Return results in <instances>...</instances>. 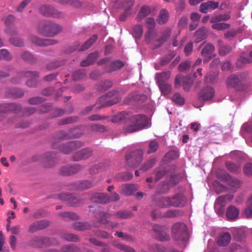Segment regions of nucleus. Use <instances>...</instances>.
I'll list each match as a JSON object with an SVG mask.
<instances>
[{"mask_svg":"<svg viewBox=\"0 0 252 252\" xmlns=\"http://www.w3.org/2000/svg\"><path fill=\"white\" fill-rule=\"evenodd\" d=\"M169 17L168 10L166 9H162L159 11L157 21L159 24H163L167 22Z\"/></svg>","mask_w":252,"mask_h":252,"instance_id":"14","label":"nucleus"},{"mask_svg":"<svg viewBox=\"0 0 252 252\" xmlns=\"http://www.w3.org/2000/svg\"><path fill=\"white\" fill-rule=\"evenodd\" d=\"M170 77V73L168 72H162L157 75L158 83L159 82H165L164 81L168 80Z\"/></svg>","mask_w":252,"mask_h":252,"instance_id":"28","label":"nucleus"},{"mask_svg":"<svg viewBox=\"0 0 252 252\" xmlns=\"http://www.w3.org/2000/svg\"><path fill=\"white\" fill-rule=\"evenodd\" d=\"M64 252H73L74 251L72 246H65L63 249Z\"/></svg>","mask_w":252,"mask_h":252,"instance_id":"56","label":"nucleus"},{"mask_svg":"<svg viewBox=\"0 0 252 252\" xmlns=\"http://www.w3.org/2000/svg\"><path fill=\"white\" fill-rule=\"evenodd\" d=\"M16 238L14 236H11L10 237V244L12 249L14 250L16 245Z\"/></svg>","mask_w":252,"mask_h":252,"instance_id":"47","label":"nucleus"},{"mask_svg":"<svg viewBox=\"0 0 252 252\" xmlns=\"http://www.w3.org/2000/svg\"><path fill=\"white\" fill-rule=\"evenodd\" d=\"M81 167L78 165L75 164L73 166H66L63 167L61 169V173L64 176H67L73 173H75L80 170Z\"/></svg>","mask_w":252,"mask_h":252,"instance_id":"12","label":"nucleus"},{"mask_svg":"<svg viewBox=\"0 0 252 252\" xmlns=\"http://www.w3.org/2000/svg\"><path fill=\"white\" fill-rule=\"evenodd\" d=\"M188 24V19L186 17H182L179 20L178 26L180 28L183 29L186 27Z\"/></svg>","mask_w":252,"mask_h":252,"instance_id":"39","label":"nucleus"},{"mask_svg":"<svg viewBox=\"0 0 252 252\" xmlns=\"http://www.w3.org/2000/svg\"><path fill=\"white\" fill-rule=\"evenodd\" d=\"M226 166L227 168L231 171L237 172L240 170V167L239 166L230 162H226Z\"/></svg>","mask_w":252,"mask_h":252,"instance_id":"34","label":"nucleus"},{"mask_svg":"<svg viewBox=\"0 0 252 252\" xmlns=\"http://www.w3.org/2000/svg\"><path fill=\"white\" fill-rule=\"evenodd\" d=\"M167 203H170V198L168 197H163L159 199L158 202V206L161 208H167L170 205H167Z\"/></svg>","mask_w":252,"mask_h":252,"instance_id":"23","label":"nucleus"},{"mask_svg":"<svg viewBox=\"0 0 252 252\" xmlns=\"http://www.w3.org/2000/svg\"><path fill=\"white\" fill-rule=\"evenodd\" d=\"M4 59L9 60L10 59L9 53L6 49H1L0 50V59Z\"/></svg>","mask_w":252,"mask_h":252,"instance_id":"37","label":"nucleus"},{"mask_svg":"<svg viewBox=\"0 0 252 252\" xmlns=\"http://www.w3.org/2000/svg\"><path fill=\"white\" fill-rule=\"evenodd\" d=\"M10 231L12 234H18L20 231V227L18 226H13L10 229Z\"/></svg>","mask_w":252,"mask_h":252,"instance_id":"57","label":"nucleus"},{"mask_svg":"<svg viewBox=\"0 0 252 252\" xmlns=\"http://www.w3.org/2000/svg\"><path fill=\"white\" fill-rule=\"evenodd\" d=\"M230 17L229 13H221L212 16L210 19V22L213 24L212 28L214 30L220 31L226 30L229 28L230 25L224 23H218L221 21H226Z\"/></svg>","mask_w":252,"mask_h":252,"instance_id":"2","label":"nucleus"},{"mask_svg":"<svg viewBox=\"0 0 252 252\" xmlns=\"http://www.w3.org/2000/svg\"><path fill=\"white\" fill-rule=\"evenodd\" d=\"M92 155V151L89 149L81 150L76 153L74 156V160H79L88 158Z\"/></svg>","mask_w":252,"mask_h":252,"instance_id":"13","label":"nucleus"},{"mask_svg":"<svg viewBox=\"0 0 252 252\" xmlns=\"http://www.w3.org/2000/svg\"><path fill=\"white\" fill-rule=\"evenodd\" d=\"M146 26L149 30H153L156 26L155 19L153 18H149L147 19Z\"/></svg>","mask_w":252,"mask_h":252,"instance_id":"31","label":"nucleus"},{"mask_svg":"<svg viewBox=\"0 0 252 252\" xmlns=\"http://www.w3.org/2000/svg\"><path fill=\"white\" fill-rule=\"evenodd\" d=\"M150 250L153 252H164L165 249L163 247L154 245L151 247Z\"/></svg>","mask_w":252,"mask_h":252,"instance_id":"41","label":"nucleus"},{"mask_svg":"<svg viewBox=\"0 0 252 252\" xmlns=\"http://www.w3.org/2000/svg\"><path fill=\"white\" fill-rule=\"evenodd\" d=\"M40 26L42 28L44 31L48 32H59L62 30L61 26L58 24L52 22L42 23L40 25Z\"/></svg>","mask_w":252,"mask_h":252,"instance_id":"10","label":"nucleus"},{"mask_svg":"<svg viewBox=\"0 0 252 252\" xmlns=\"http://www.w3.org/2000/svg\"><path fill=\"white\" fill-rule=\"evenodd\" d=\"M117 235L119 237L123 238L124 240L126 241H130L132 240L131 237L126 235L122 232H117Z\"/></svg>","mask_w":252,"mask_h":252,"instance_id":"51","label":"nucleus"},{"mask_svg":"<svg viewBox=\"0 0 252 252\" xmlns=\"http://www.w3.org/2000/svg\"><path fill=\"white\" fill-rule=\"evenodd\" d=\"M191 19L194 21H198L200 18V15L197 13H192L190 16Z\"/></svg>","mask_w":252,"mask_h":252,"instance_id":"52","label":"nucleus"},{"mask_svg":"<svg viewBox=\"0 0 252 252\" xmlns=\"http://www.w3.org/2000/svg\"><path fill=\"white\" fill-rule=\"evenodd\" d=\"M39 10L40 12L44 15L52 16L54 17L60 16L56 13V11L53 8L48 6L43 5L40 7Z\"/></svg>","mask_w":252,"mask_h":252,"instance_id":"16","label":"nucleus"},{"mask_svg":"<svg viewBox=\"0 0 252 252\" xmlns=\"http://www.w3.org/2000/svg\"><path fill=\"white\" fill-rule=\"evenodd\" d=\"M7 216H8V218L7 219V221L8 222V224H7V229L8 230L9 229V228L10 227V220L11 219H13L15 218V213L13 211H9L7 212Z\"/></svg>","mask_w":252,"mask_h":252,"instance_id":"42","label":"nucleus"},{"mask_svg":"<svg viewBox=\"0 0 252 252\" xmlns=\"http://www.w3.org/2000/svg\"><path fill=\"white\" fill-rule=\"evenodd\" d=\"M97 197L99 199V202L101 203H106L109 202L115 201L119 199L118 194L114 193L109 197L104 194H98Z\"/></svg>","mask_w":252,"mask_h":252,"instance_id":"11","label":"nucleus"},{"mask_svg":"<svg viewBox=\"0 0 252 252\" xmlns=\"http://www.w3.org/2000/svg\"><path fill=\"white\" fill-rule=\"evenodd\" d=\"M38 44L40 45L45 46V45H48L51 44H53L54 43H53L51 41L49 40H44L43 41H39L37 43Z\"/></svg>","mask_w":252,"mask_h":252,"instance_id":"54","label":"nucleus"},{"mask_svg":"<svg viewBox=\"0 0 252 252\" xmlns=\"http://www.w3.org/2000/svg\"><path fill=\"white\" fill-rule=\"evenodd\" d=\"M230 185L234 188H238L240 185V182L239 180L235 179H231L230 182L229 183Z\"/></svg>","mask_w":252,"mask_h":252,"instance_id":"46","label":"nucleus"},{"mask_svg":"<svg viewBox=\"0 0 252 252\" xmlns=\"http://www.w3.org/2000/svg\"><path fill=\"white\" fill-rule=\"evenodd\" d=\"M190 66L189 62H185L181 63L179 66V69L180 71H184L186 69L188 68Z\"/></svg>","mask_w":252,"mask_h":252,"instance_id":"45","label":"nucleus"},{"mask_svg":"<svg viewBox=\"0 0 252 252\" xmlns=\"http://www.w3.org/2000/svg\"><path fill=\"white\" fill-rule=\"evenodd\" d=\"M124 65L122 62L117 61L113 63V66L115 69H119Z\"/></svg>","mask_w":252,"mask_h":252,"instance_id":"55","label":"nucleus"},{"mask_svg":"<svg viewBox=\"0 0 252 252\" xmlns=\"http://www.w3.org/2000/svg\"><path fill=\"white\" fill-rule=\"evenodd\" d=\"M151 12L150 9L149 7L144 6H143L138 13V17L139 18L145 17L150 14Z\"/></svg>","mask_w":252,"mask_h":252,"instance_id":"27","label":"nucleus"},{"mask_svg":"<svg viewBox=\"0 0 252 252\" xmlns=\"http://www.w3.org/2000/svg\"><path fill=\"white\" fill-rule=\"evenodd\" d=\"M48 225V223L47 222L44 221H38L36 223V224L30 227V230L31 232H33L34 230V229L33 228V226H35L36 229H42L46 227Z\"/></svg>","mask_w":252,"mask_h":252,"instance_id":"25","label":"nucleus"},{"mask_svg":"<svg viewBox=\"0 0 252 252\" xmlns=\"http://www.w3.org/2000/svg\"><path fill=\"white\" fill-rule=\"evenodd\" d=\"M230 235L227 232L221 233L218 239V244L220 246H224L229 244L231 240Z\"/></svg>","mask_w":252,"mask_h":252,"instance_id":"15","label":"nucleus"},{"mask_svg":"<svg viewBox=\"0 0 252 252\" xmlns=\"http://www.w3.org/2000/svg\"><path fill=\"white\" fill-rule=\"evenodd\" d=\"M214 50V47L211 44H207L206 46L203 49L202 51V55L206 58L209 59L213 56V51Z\"/></svg>","mask_w":252,"mask_h":252,"instance_id":"19","label":"nucleus"},{"mask_svg":"<svg viewBox=\"0 0 252 252\" xmlns=\"http://www.w3.org/2000/svg\"><path fill=\"white\" fill-rule=\"evenodd\" d=\"M179 215V212L176 210H170L167 211L166 213L163 215H159V217H163L166 218H171L178 216Z\"/></svg>","mask_w":252,"mask_h":252,"instance_id":"29","label":"nucleus"},{"mask_svg":"<svg viewBox=\"0 0 252 252\" xmlns=\"http://www.w3.org/2000/svg\"><path fill=\"white\" fill-rule=\"evenodd\" d=\"M150 149L148 151V153H151L155 152L158 148V143L155 141L151 142L149 144Z\"/></svg>","mask_w":252,"mask_h":252,"instance_id":"36","label":"nucleus"},{"mask_svg":"<svg viewBox=\"0 0 252 252\" xmlns=\"http://www.w3.org/2000/svg\"><path fill=\"white\" fill-rule=\"evenodd\" d=\"M142 31L143 28L141 25H136L134 29V32H142Z\"/></svg>","mask_w":252,"mask_h":252,"instance_id":"64","label":"nucleus"},{"mask_svg":"<svg viewBox=\"0 0 252 252\" xmlns=\"http://www.w3.org/2000/svg\"><path fill=\"white\" fill-rule=\"evenodd\" d=\"M229 48L226 47H221L220 49V54L221 55H225L227 53H229Z\"/></svg>","mask_w":252,"mask_h":252,"instance_id":"50","label":"nucleus"},{"mask_svg":"<svg viewBox=\"0 0 252 252\" xmlns=\"http://www.w3.org/2000/svg\"><path fill=\"white\" fill-rule=\"evenodd\" d=\"M117 215L119 218L126 219L129 218L131 214L129 213H128L123 212H120L117 213Z\"/></svg>","mask_w":252,"mask_h":252,"instance_id":"49","label":"nucleus"},{"mask_svg":"<svg viewBox=\"0 0 252 252\" xmlns=\"http://www.w3.org/2000/svg\"><path fill=\"white\" fill-rule=\"evenodd\" d=\"M97 57V53H94L90 54L86 60H84L82 62L81 66H86L89 65L96 60Z\"/></svg>","mask_w":252,"mask_h":252,"instance_id":"21","label":"nucleus"},{"mask_svg":"<svg viewBox=\"0 0 252 252\" xmlns=\"http://www.w3.org/2000/svg\"><path fill=\"white\" fill-rule=\"evenodd\" d=\"M249 207L246 208L244 212V215L246 218H252V196L249 200Z\"/></svg>","mask_w":252,"mask_h":252,"instance_id":"26","label":"nucleus"},{"mask_svg":"<svg viewBox=\"0 0 252 252\" xmlns=\"http://www.w3.org/2000/svg\"><path fill=\"white\" fill-rule=\"evenodd\" d=\"M186 198L182 195H177L172 198H170V203H167V205L176 207H181L186 204Z\"/></svg>","mask_w":252,"mask_h":252,"instance_id":"6","label":"nucleus"},{"mask_svg":"<svg viewBox=\"0 0 252 252\" xmlns=\"http://www.w3.org/2000/svg\"><path fill=\"white\" fill-rule=\"evenodd\" d=\"M156 238L160 241L167 240L169 235L167 234V229L165 227L158 225H156L154 227Z\"/></svg>","mask_w":252,"mask_h":252,"instance_id":"4","label":"nucleus"},{"mask_svg":"<svg viewBox=\"0 0 252 252\" xmlns=\"http://www.w3.org/2000/svg\"><path fill=\"white\" fill-rule=\"evenodd\" d=\"M102 99L106 100V106H111L120 101V98L117 93H109L105 96H103Z\"/></svg>","mask_w":252,"mask_h":252,"instance_id":"7","label":"nucleus"},{"mask_svg":"<svg viewBox=\"0 0 252 252\" xmlns=\"http://www.w3.org/2000/svg\"><path fill=\"white\" fill-rule=\"evenodd\" d=\"M75 227L80 230H82L85 229V228L83 226V225L82 223H77L75 224Z\"/></svg>","mask_w":252,"mask_h":252,"instance_id":"62","label":"nucleus"},{"mask_svg":"<svg viewBox=\"0 0 252 252\" xmlns=\"http://www.w3.org/2000/svg\"><path fill=\"white\" fill-rule=\"evenodd\" d=\"M192 43H189L187 44L185 48V53L186 55H189L192 52Z\"/></svg>","mask_w":252,"mask_h":252,"instance_id":"44","label":"nucleus"},{"mask_svg":"<svg viewBox=\"0 0 252 252\" xmlns=\"http://www.w3.org/2000/svg\"><path fill=\"white\" fill-rule=\"evenodd\" d=\"M132 156H128L126 155V160L128 161L130 159H131V162L135 161L133 165L136 166L138 165L139 163L142 160V152L140 150H137L133 153Z\"/></svg>","mask_w":252,"mask_h":252,"instance_id":"9","label":"nucleus"},{"mask_svg":"<svg viewBox=\"0 0 252 252\" xmlns=\"http://www.w3.org/2000/svg\"><path fill=\"white\" fill-rule=\"evenodd\" d=\"M172 100L174 102L179 105H182L184 103V98L179 93H176L173 95Z\"/></svg>","mask_w":252,"mask_h":252,"instance_id":"30","label":"nucleus"},{"mask_svg":"<svg viewBox=\"0 0 252 252\" xmlns=\"http://www.w3.org/2000/svg\"><path fill=\"white\" fill-rule=\"evenodd\" d=\"M202 1L203 0H189V2L191 5H195L198 4Z\"/></svg>","mask_w":252,"mask_h":252,"instance_id":"60","label":"nucleus"},{"mask_svg":"<svg viewBox=\"0 0 252 252\" xmlns=\"http://www.w3.org/2000/svg\"><path fill=\"white\" fill-rule=\"evenodd\" d=\"M158 85L161 93L164 95L168 94L171 92V87L168 83L160 81L158 83Z\"/></svg>","mask_w":252,"mask_h":252,"instance_id":"20","label":"nucleus"},{"mask_svg":"<svg viewBox=\"0 0 252 252\" xmlns=\"http://www.w3.org/2000/svg\"><path fill=\"white\" fill-rule=\"evenodd\" d=\"M15 17L13 15H8L5 20V26L8 29H12L15 27Z\"/></svg>","mask_w":252,"mask_h":252,"instance_id":"22","label":"nucleus"},{"mask_svg":"<svg viewBox=\"0 0 252 252\" xmlns=\"http://www.w3.org/2000/svg\"><path fill=\"white\" fill-rule=\"evenodd\" d=\"M200 124L197 123H193L190 124V128L195 131H198Z\"/></svg>","mask_w":252,"mask_h":252,"instance_id":"58","label":"nucleus"},{"mask_svg":"<svg viewBox=\"0 0 252 252\" xmlns=\"http://www.w3.org/2000/svg\"><path fill=\"white\" fill-rule=\"evenodd\" d=\"M238 82V79L236 76L230 77L227 81L228 86L235 87Z\"/></svg>","mask_w":252,"mask_h":252,"instance_id":"32","label":"nucleus"},{"mask_svg":"<svg viewBox=\"0 0 252 252\" xmlns=\"http://www.w3.org/2000/svg\"><path fill=\"white\" fill-rule=\"evenodd\" d=\"M134 3V0H126L124 6L126 9H129L131 7Z\"/></svg>","mask_w":252,"mask_h":252,"instance_id":"48","label":"nucleus"},{"mask_svg":"<svg viewBox=\"0 0 252 252\" xmlns=\"http://www.w3.org/2000/svg\"><path fill=\"white\" fill-rule=\"evenodd\" d=\"M239 214V210L234 206L229 207L226 211V216L229 220H234L238 217Z\"/></svg>","mask_w":252,"mask_h":252,"instance_id":"18","label":"nucleus"},{"mask_svg":"<svg viewBox=\"0 0 252 252\" xmlns=\"http://www.w3.org/2000/svg\"><path fill=\"white\" fill-rule=\"evenodd\" d=\"M194 36L195 37V41L196 42H200L206 37L204 32H196Z\"/></svg>","mask_w":252,"mask_h":252,"instance_id":"38","label":"nucleus"},{"mask_svg":"<svg viewBox=\"0 0 252 252\" xmlns=\"http://www.w3.org/2000/svg\"><path fill=\"white\" fill-rule=\"evenodd\" d=\"M214 91L212 88H207L202 91L200 94V98L207 100L211 99L214 96Z\"/></svg>","mask_w":252,"mask_h":252,"instance_id":"17","label":"nucleus"},{"mask_svg":"<svg viewBox=\"0 0 252 252\" xmlns=\"http://www.w3.org/2000/svg\"><path fill=\"white\" fill-rule=\"evenodd\" d=\"M231 68V64L229 62L224 63L222 65V69L223 70H227Z\"/></svg>","mask_w":252,"mask_h":252,"instance_id":"59","label":"nucleus"},{"mask_svg":"<svg viewBox=\"0 0 252 252\" xmlns=\"http://www.w3.org/2000/svg\"><path fill=\"white\" fill-rule=\"evenodd\" d=\"M146 118L142 115L132 116L131 114L122 112L114 116L112 118L114 123L125 122L128 125L126 131L128 132H133L145 126Z\"/></svg>","mask_w":252,"mask_h":252,"instance_id":"1","label":"nucleus"},{"mask_svg":"<svg viewBox=\"0 0 252 252\" xmlns=\"http://www.w3.org/2000/svg\"><path fill=\"white\" fill-rule=\"evenodd\" d=\"M31 0H25L22 2L21 4L18 8L19 11H21L31 1Z\"/></svg>","mask_w":252,"mask_h":252,"instance_id":"53","label":"nucleus"},{"mask_svg":"<svg viewBox=\"0 0 252 252\" xmlns=\"http://www.w3.org/2000/svg\"><path fill=\"white\" fill-rule=\"evenodd\" d=\"M244 171L245 174L248 176L252 175V164H247L244 167Z\"/></svg>","mask_w":252,"mask_h":252,"instance_id":"40","label":"nucleus"},{"mask_svg":"<svg viewBox=\"0 0 252 252\" xmlns=\"http://www.w3.org/2000/svg\"><path fill=\"white\" fill-rule=\"evenodd\" d=\"M1 163L5 166L8 167L9 166V164L7 161V159L3 157L0 159Z\"/></svg>","mask_w":252,"mask_h":252,"instance_id":"63","label":"nucleus"},{"mask_svg":"<svg viewBox=\"0 0 252 252\" xmlns=\"http://www.w3.org/2000/svg\"><path fill=\"white\" fill-rule=\"evenodd\" d=\"M64 215L65 217L66 216V217H68L69 218H71L73 219H76L77 218V217L76 215H75L73 213H65L64 214Z\"/></svg>","mask_w":252,"mask_h":252,"instance_id":"61","label":"nucleus"},{"mask_svg":"<svg viewBox=\"0 0 252 252\" xmlns=\"http://www.w3.org/2000/svg\"><path fill=\"white\" fill-rule=\"evenodd\" d=\"M116 246L120 250L126 252H136L133 248L121 244H116Z\"/></svg>","mask_w":252,"mask_h":252,"instance_id":"33","label":"nucleus"},{"mask_svg":"<svg viewBox=\"0 0 252 252\" xmlns=\"http://www.w3.org/2000/svg\"><path fill=\"white\" fill-rule=\"evenodd\" d=\"M156 162V159L155 158H153L150 161H149L147 164H145L143 167V170L145 171L149 168H151L152 166Z\"/></svg>","mask_w":252,"mask_h":252,"instance_id":"43","label":"nucleus"},{"mask_svg":"<svg viewBox=\"0 0 252 252\" xmlns=\"http://www.w3.org/2000/svg\"><path fill=\"white\" fill-rule=\"evenodd\" d=\"M97 39L96 35L92 36L87 42H86L81 47L80 50L84 51L89 48Z\"/></svg>","mask_w":252,"mask_h":252,"instance_id":"24","label":"nucleus"},{"mask_svg":"<svg viewBox=\"0 0 252 252\" xmlns=\"http://www.w3.org/2000/svg\"><path fill=\"white\" fill-rule=\"evenodd\" d=\"M233 197L231 195H226V196H220L217 199V202L221 205L223 202H225L226 201H230L232 200Z\"/></svg>","mask_w":252,"mask_h":252,"instance_id":"35","label":"nucleus"},{"mask_svg":"<svg viewBox=\"0 0 252 252\" xmlns=\"http://www.w3.org/2000/svg\"><path fill=\"white\" fill-rule=\"evenodd\" d=\"M173 237L177 241L185 240L188 236L187 226L183 223H176L172 227Z\"/></svg>","mask_w":252,"mask_h":252,"instance_id":"3","label":"nucleus"},{"mask_svg":"<svg viewBox=\"0 0 252 252\" xmlns=\"http://www.w3.org/2000/svg\"><path fill=\"white\" fill-rule=\"evenodd\" d=\"M192 80L187 78H185L181 75L176 77L175 80V86L176 88L179 87L183 85L184 90H188L192 84Z\"/></svg>","mask_w":252,"mask_h":252,"instance_id":"5","label":"nucleus"},{"mask_svg":"<svg viewBox=\"0 0 252 252\" xmlns=\"http://www.w3.org/2000/svg\"><path fill=\"white\" fill-rule=\"evenodd\" d=\"M219 3L218 2L209 1L202 3L200 5V10L202 13H206L211 10L217 9L219 7Z\"/></svg>","mask_w":252,"mask_h":252,"instance_id":"8","label":"nucleus"}]
</instances>
